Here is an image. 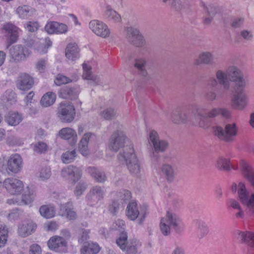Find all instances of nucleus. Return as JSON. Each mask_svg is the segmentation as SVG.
<instances>
[{
  "instance_id": "nucleus-64",
  "label": "nucleus",
  "mask_w": 254,
  "mask_h": 254,
  "mask_svg": "<svg viewBox=\"0 0 254 254\" xmlns=\"http://www.w3.org/2000/svg\"><path fill=\"white\" fill-rule=\"evenodd\" d=\"M3 29L8 33L18 31V29L17 27L10 23L4 24L3 26Z\"/></svg>"
},
{
  "instance_id": "nucleus-53",
  "label": "nucleus",
  "mask_w": 254,
  "mask_h": 254,
  "mask_svg": "<svg viewBox=\"0 0 254 254\" xmlns=\"http://www.w3.org/2000/svg\"><path fill=\"white\" fill-rule=\"evenodd\" d=\"M47 149V144L43 142H38L34 145L33 150L37 153H43L45 152Z\"/></svg>"
},
{
  "instance_id": "nucleus-21",
  "label": "nucleus",
  "mask_w": 254,
  "mask_h": 254,
  "mask_svg": "<svg viewBox=\"0 0 254 254\" xmlns=\"http://www.w3.org/2000/svg\"><path fill=\"white\" fill-rule=\"evenodd\" d=\"M37 228L35 223L31 221L24 222L18 227V234L22 237H26L31 234Z\"/></svg>"
},
{
  "instance_id": "nucleus-43",
  "label": "nucleus",
  "mask_w": 254,
  "mask_h": 254,
  "mask_svg": "<svg viewBox=\"0 0 254 254\" xmlns=\"http://www.w3.org/2000/svg\"><path fill=\"white\" fill-rule=\"evenodd\" d=\"M129 242L127 241V233L125 232H122L116 240V244L123 251L125 250V247L127 245Z\"/></svg>"
},
{
  "instance_id": "nucleus-35",
  "label": "nucleus",
  "mask_w": 254,
  "mask_h": 254,
  "mask_svg": "<svg viewBox=\"0 0 254 254\" xmlns=\"http://www.w3.org/2000/svg\"><path fill=\"white\" fill-rule=\"evenodd\" d=\"M21 115L17 113H9L5 117L6 122L10 126H16L22 121Z\"/></svg>"
},
{
  "instance_id": "nucleus-1",
  "label": "nucleus",
  "mask_w": 254,
  "mask_h": 254,
  "mask_svg": "<svg viewBox=\"0 0 254 254\" xmlns=\"http://www.w3.org/2000/svg\"><path fill=\"white\" fill-rule=\"evenodd\" d=\"M184 225L182 219L176 213L167 211L165 217L160 221V229L164 236H168L171 233V229H173L177 233L182 232Z\"/></svg>"
},
{
  "instance_id": "nucleus-61",
  "label": "nucleus",
  "mask_w": 254,
  "mask_h": 254,
  "mask_svg": "<svg viewBox=\"0 0 254 254\" xmlns=\"http://www.w3.org/2000/svg\"><path fill=\"white\" fill-rule=\"evenodd\" d=\"M22 213V211L19 209H15L12 210L8 215L9 219L14 220L17 219Z\"/></svg>"
},
{
  "instance_id": "nucleus-48",
  "label": "nucleus",
  "mask_w": 254,
  "mask_h": 254,
  "mask_svg": "<svg viewBox=\"0 0 254 254\" xmlns=\"http://www.w3.org/2000/svg\"><path fill=\"white\" fill-rule=\"evenodd\" d=\"M116 115V111L112 108H108L101 113V116L106 120L113 119Z\"/></svg>"
},
{
  "instance_id": "nucleus-27",
  "label": "nucleus",
  "mask_w": 254,
  "mask_h": 254,
  "mask_svg": "<svg viewBox=\"0 0 254 254\" xmlns=\"http://www.w3.org/2000/svg\"><path fill=\"white\" fill-rule=\"evenodd\" d=\"M79 49L75 43H69L65 49V56L71 61H74L79 58Z\"/></svg>"
},
{
  "instance_id": "nucleus-18",
  "label": "nucleus",
  "mask_w": 254,
  "mask_h": 254,
  "mask_svg": "<svg viewBox=\"0 0 254 254\" xmlns=\"http://www.w3.org/2000/svg\"><path fill=\"white\" fill-rule=\"evenodd\" d=\"M194 116L198 120V126L203 128H207L209 126L208 117L204 110L200 107H195L193 111Z\"/></svg>"
},
{
  "instance_id": "nucleus-32",
  "label": "nucleus",
  "mask_w": 254,
  "mask_h": 254,
  "mask_svg": "<svg viewBox=\"0 0 254 254\" xmlns=\"http://www.w3.org/2000/svg\"><path fill=\"white\" fill-rule=\"evenodd\" d=\"M187 119L186 113L182 112L180 108H177L173 111L171 120L175 124H180L184 123L187 121Z\"/></svg>"
},
{
  "instance_id": "nucleus-56",
  "label": "nucleus",
  "mask_w": 254,
  "mask_h": 254,
  "mask_svg": "<svg viewBox=\"0 0 254 254\" xmlns=\"http://www.w3.org/2000/svg\"><path fill=\"white\" fill-rule=\"evenodd\" d=\"M51 175V169L49 167H45L43 168L40 173L39 177L42 180L48 179Z\"/></svg>"
},
{
  "instance_id": "nucleus-9",
  "label": "nucleus",
  "mask_w": 254,
  "mask_h": 254,
  "mask_svg": "<svg viewBox=\"0 0 254 254\" xmlns=\"http://www.w3.org/2000/svg\"><path fill=\"white\" fill-rule=\"evenodd\" d=\"M105 194L104 187L95 186L92 187L86 195V198L88 204L90 206H95L102 200Z\"/></svg>"
},
{
  "instance_id": "nucleus-14",
  "label": "nucleus",
  "mask_w": 254,
  "mask_h": 254,
  "mask_svg": "<svg viewBox=\"0 0 254 254\" xmlns=\"http://www.w3.org/2000/svg\"><path fill=\"white\" fill-rule=\"evenodd\" d=\"M3 186L6 190L13 195L19 194L24 187L21 181L14 178L6 179L3 182Z\"/></svg>"
},
{
  "instance_id": "nucleus-44",
  "label": "nucleus",
  "mask_w": 254,
  "mask_h": 254,
  "mask_svg": "<svg viewBox=\"0 0 254 254\" xmlns=\"http://www.w3.org/2000/svg\"><path fill=\"white\" fill-rule=\"evenodd\" d=\"M125 30L126 37L129 43L140 33L138 29L132 27H127Z\"/></svg>"
},
{
  "instance_id": "nucleus-4",
  "label": "nucleus",
  "mask_w": 254,
  "mask_h": 254,
  "mask_svg": "<svg viewBox=\"0 0 254 254\" xmlns=\"http://www.w3.org/2000/svg\"><path fill=\"white\" fill-rule=\"evenodd\" d=\"M214 133L220 139L226 142H231L237 135L238 127L235 123L227 124L224 128L220 126L213 127Z\"/></svg>"
},
{
  "instance_id": "nucleus-51",
  "label": "nucleus",
  "mask_w": 254,
  "mask_h": 254,
  "mask_svg": "<svg viewBox=\"0 0 254 254\" xmlns=\"http://www.w3.org/2000/svg\"><path fill=\"white\" fill-rule=\"evenodd\" d=\"M170 5L173 9L178 11H181L185 8V2L182 0H172Z\"/></svg>"
},
{
  "instance_id": "nucleus-49",
  "label": "nucleus",
  "mask_w": 254,
  "mask_h": 254,
  "mask_svg": "<svg viewBox=\"0 0 254 254\" xmlns=\"http://www.w3.org/2000/svg\"><path fill=\"white\" fill-rule=\"evenodd\" d=\"M130 43L139 48L144 47L146 45L145 40L140 33Z\"/></svg>"
},
{
  "instance_id": "nucleus-23",
  "label": "nucleus",
  "mask_w": 254,
  "mask_h": 254,
  "mask_svg": "<svg viewBox=\"0 0 254 254\" xmlns=\"http://www.w3.org/2000/svg\"><path fill=\"white\" fill-rule=\"evenodd\" d=\"M84 73L82 76L84 79L88 80L89 83L93 85H96L100 83L99 77L92 74L91 72V67L88 66L86 64H82Z\"/></svg>"
},
{
  "instance_id": "nucleus-37",
  "label": "nucleus",
  "mask_w": 254,
  "mask_h": 254,
  "mask_svg": "<svg viewBox=\"0 0 254 254\" xmlns=\"http://www.w3.org/2000/svg\"><path fill=\"white\" fill-rule=\"evenodd\" d=\"M215 166L219 170L229 171L230 170V160L222 156L219 157Z\"/></svg>"
},
{
  "instance_id": "nucleus-46",
  "label": "nucleus",
  "mask_w": 254,
  "mask_h": 254,
  "mask_svg": "<svg viewBox=\"0 0 254 254\" xmlns=\"http://www.w3.org/2000/svg\"><path fill=\"white\" fill-rule=\"evenodd\" d=\"M126 254H136L137 252V244L135 241H129V243L125 247V250H123Z\"/></svg>"
},
{
  "instance_id": "nucleus-20",
  "label": "nucleus",
  "mask_w": 254,
  "mask_h": 254,
  "mask_svg": "<svg viewBox=\"0 0 254 254\" xmlns=\"http://www.w3.org/2000/svg\"><path fill=\"white\" fill-rule=\"evenodd\" d=\"M79 93V89L78 87H71L66 86L60 90L59 95L64 99L74 100L77 98Z\"/></svg>"
},
{
  "instance_id": "nucleus-36",
  "label": "nucleus",
  "mask_w": 254,
  "mask_h": 254,
  "mask_svg": "<svg viewBox=\"0 0 254 254\" xmlns=\"http://www.w3.org/2000/svg\"><path fill=\"white\" fill-rule=\"evenodd\" d=\"M56 95L53 92H48L46 93L41 100V105L45 107L50 106L55 102Z\"/></svg>"
},
{
  "instance_id": "nucleus-41",
  "label": "nucleus",
  "mask_w": 254,
  "mask_h": 254,
  "mask_svg": "<svg viewBox=\"0 0 254 254\" xmlns=\"http://www.w3.org/2000/svg\"><path fill=\"white\" fill-rule=\"evenodd\" d=\"M17 14L19 15H31L36 14V10L33 8L24 5L18 6L16 9Z\"/></svg>"
},
{
  "instance_id": "nucleus-31",
  "label": "nucleus",
  "mask_w": 254,
  "mask_h": 254,
  "mask_svg": "<svg viewBox=\"0 0 254 254\" xmlns=\"http://www.w3.org/2000/svg\"><path fill=\"white\" fill-rule=\"evenodd\" d=\"M134 66L137 69L138 73L140 75L144 77H147L146 61L144 59H135Z\"/></svg>"
},
{
  "instance_id": "nucleus-60",
  "label": "nucleus",
  "mask_w": 254,
  "mask_h": 254,
  "mask_svg": "<svg viewBox=\"0 0 254 254\" xmlns=\"http://www.w3.org/2000/svg\"><path fill=\"white\" fill-rule=\"evenodd\" d=\"M29 254H42V249L38 244H33L29 248Z\"/></svg>"
},
{
  "instance_id": "nucleus-58",
  "label": "nucleus",
  "mask_w": 254,
  "mask_h": 254,
  "mask_svg": "<svg viewBox=\"0 0 254 254\" xmlns=\"http://www.w3.org/2000/svg\"><path fill=\"white\" fill-rule=\"evenodd\" d=\"M39 27V24L37 22L29 21L25 25V29L29 32H34Z\"/></svg>"
},
{
  "instance_id": "nucleus-19",
  "label": "nucleus",
  "mask_w": 254,
  "mask_h": 254,
  "mask_svg": "<svg viewBox=\"0 0 254 254\" xmlns=\"http://www.w3.org/2000/svg\"><path fill=\"white\" fill-rule=\"evenodd\" d=\"M215 75L217 78L216 80L218 81V85L224 91L229 90L231 84L226 70L218 69L216 71Z\"/></svg>"
},
{
  "instance_id": "nucleus-3",
  "label": "nucleus",
  "mask_w": 254,
  "mask_h": 254,
  "mask_svg": "<svg viewBox=\"0 0 254 254\" xmlns=\"http://www.w3.org/2000/svg\"><path fill=\"white\" fill-rule=\"evenodd\" d=\"M120 160L126 161L129 171L133 174L138 175L140 171V163L134 153L132 148L125 149L118 155Z\"/></svg>"
},
{
  "instance_id": "nucleus-7",
  "label": "nucleus",
  "mask_w": 254,
  "mask_h": 254,
  "mask_svg": "<svg viewBox=\"0 0 254 254\" xmlns=\"http://www.w3.org/2000/svg\"><path fill=\"white\" fill-rule=\"evenodd\" d=\"M127 137L120 129L115 130L111 134L108 141L109 149L114 152H118L125 144Z\"/></svg>"
},
{
  "instance_id": "nucleus-54",
  "label": "nucleus",
  "mask_w": 254,
  "mask_h": 254,
  "mask_svg": "<svg viewBox=\"0 0 254 254\" xmlns=\"http://www.w3.org/2000/svg\"><path fill=\"white\" fill-rule=\"evenodd\" d=\"M87 184L84 182H79L76 185L74 190V194L76 196L81 195L87 189Z\"/></svg>"
},
{
  "instance_id": "nucleus-2",
  "label": "nucleus",
  "mask_w": 254,
  "mask_h": 254,
  "mask_svg": "<svg viewBox=\"0 0 254 254\" xmlns=\"http://www.w3.org/2000/svg\"><path fill=\"white\" fill-rule=\"evenodd\" d=\"M149 141L153 146L149 156L153 161L157 162L160 158L159 153L165 152L169 147V143L165 140L160 139L158 133L154 130L149 133Z\"/></svg>"
},
{
  "instance_id": "nucleus-52",
  "label": "nucleus",
  "mask_w": 254,
  "mask_h": 254,
  "mask_svg": "<svg viewBox=\"0 0 254 254\" xmlns=\"http://www.w3.org/2000/svg\"><path fill=\"white\" fill-rule=\"evenodd\" d=\"M244 22V18L242 17H232L230 20V25L233 28L241 27Z\"/></svg>"
},
{
  "instance_id": "nucleus-13",
  "label": "nucleus",
  "mask_w": 254,
  "mask_h": 254,
  "mask_svg": "<svg viewBox=\"0 0 254 254\" xmlns=\"http://www.w3.org/2000/svg\"><path fill=\"white\" fill-rule=\"evenodd\" d=\"M50 250L57 253H64L67 250V243L60 236L56 235L50 238L47 242Z\"/></svg>"
},
{
  "instance_id": "nucleus-11",
  "label": "nucleus",
  "mask_w": 254,
  "mask_h": 254,
  "mask_svg": "<svg viewBox=\"0 0 254 254\" xmlns=\"http://www.w3.org/2000/svg\"><path fill=\"white\" fill-rule=\"evenodd\" d=\"M230 82H234L239 87L244 88L246 86L245 80L241 71L235 66H230L226 70Z\"/></svg>"
},
{
  "instance_id": "nucleus-50",
  "label": "nucleus",
  "mask_w": 254,
  "mask_h": 254,
  "mask_svg": "<svg viewBox=\"0 0 254 254\" xmlns=\"http://www.w3.org/2000/svg\"><path fill=\"white\" fill-rule=\"evenodd\" d=\"M76 152L73 150L71 151H66L62 155V160L64 163H69L72 162L76 157Z\"/></svg>"
},
{
  "instance_id": "nucleus-59",
  "label": "nucleus",
  "mask_w": 254,
  "mask_h": 254,
  "mask_svg": "<svg viewBox=\"0 0 254 254\" xmlns=\"http://www.w3.org/2000/svg\"><path fill=\"white\" fill-rule=\"evenodd\" d=\"M119 203L116 200H113L109 206V211L113 215L116 214L119 210Z\"/></svg>"
},
{
  "instance_id": "nucleus-57",
  "label": "nucleus",
  "mask_w": 254,
  "mask_h": 254,
  "mask_svg": "<svg viewBox=\"0 0 254 254\" xmlns=\"http://www.w3.org/2000/svg\"><path fill=\"white\" fill-rule=\"evenodd\" d=\"M57 24V22H51L47 23L45 27V31L49 34L56 33Z\"/></svg>"
},
{
  "instance_id": "nucleus-39",
  "label": "nucleus",
  "mask_w": 254,
  "mask_h": 254,
  "mask_svg": "<svg viewBox=\"0 0 254 254\" xmlns=\"http://www.w3.org/2000/svg\"><path fill=\"white\" fill-rule=\"evenodd\" d=\"M52 42L49 38H46L42 41H40L36 47V50L40 54H44L47 52L49 48L52 46Z\"/></svg>"
},
{
  "instance_id": "nucleus-17",
  "label": "nucleus",
  "mask_w": 254,
  "mask_h": 254,
  "mask_svg": "<svg viewBox=\"0 0 254 254\" xmlns=\"http://www.w3.org/2000/svg\"><path fill=\"white\" fill-rule=\"evenodd\" d=\"M33 84V78L28 74L23 73L18 76L16 85L21 90H28L32 87Z\"/></svg>"
},
{
  "instance_id": "nucleus-26",
  "label": "nucleus",
  "mask_w": 254,
  "mask_h": 254,
  "mask_svg": "<svg viewBox=\"0 0 254 254\" xmlns=\"http://www.w3.org/2000/svg\"><path fill=\"white\" fill-rule=\"evenodd\" d=\"M87 171L91 177L98 183H103L107 180V176L105 172L99 168L95 167H89L87 168Z\"/></svg>"
},
{
  "instance_id": "nucleus-6",
  "label": "nucleus",
  "mask_w": 254,
  "mask_h": 254,
  "mask_svg": "<svg viewBox=\"0 0 254 254\" xmlns=\"http://www.w3.org/2000/svg\"><path fill=\"white\" fill-rule=\"evenodd\" d=\"M30 55V52L25 46L15 45L11 47L9 50L10 61L19 64L25 61Z\"/></svg>"
},
{
  "instance_id": "nucleus-30",
  "label": "nucleus",
  "mask_w": 254,
  "mask_h": 254,
  "mask_svg": "<svg viewBox=\"0 0 254 254\" xmlns=\"http://www.w3.org/2000/svg\"><path fill=\"white\" fill-rule=\"evenodd\" d=\"M100 251L99 246L93 242H88L80 249L81 254H96Z\"/></svg>"
},
{
  "instance_id": "nucleus-22",
  "label": "nucleus",
  "mask_w": 254,
  "mask_h": 254,
  "mask_svg": "<svg viewBox=\"0 0 254 254\" xmlns=\"http://www.w3.org/2000/svg\"><path fill=\"white\" fill-rule=\"evenodd\" d=\"M202 6L206 11L207 14L209 15H226V10L222 6H220L216 4L209 3L205 4L201 3Z\"/></svg>"
},
{
  "instance_id": "nucleus-55",
  "label": "nucleus",
  "mask_w": 254,
  "mask_h": 254,
  "mask_svg": "<svg viewBox=\"0 0 254 254\" xmlns=\"http://www.w3.org/2000/svg\"><path fill=\"white\" fill-rule=\"evenodd\" d=\"M71 81L72 80L68 77L62 74H58L55 82L57 85H61L62 84L68 83Z\"/></svg>"
},
{
  "instance_id": "nucleus-10",
  "label": "nucleus",
  "mask_w": 254,
  "mask_h": 254,
  "mask_svg": "<svg viewBox=\"0 0 254 254\" xmlns=\"http://www.w3.org/2000/svg\"><path fill=\"white\" fill-rule=\"evenodd\" d=\"M6 172L8 173H18L22 168L23 160L21 156L17 154L11 155L6 160Z\"/></svg>"
},
{
  "instance_id": "nucleus-28",
  "label": "nucleus",
  "mask_w": 254,
  "mask_h": 254,
  "mask_svg": "<svg viewBox=\"0 0 254 254\" xmlns=\"http://www.w3.org/2000/svg\"><path fill=\"white\" fill-rule=\"evenodd\" d=\"M93 136L94 135L90 132L84 134L79 143V151L84 156L88 154V144Z\"/></svg>"
},
{
  "instance_id": "nucleus-29",
  "label": "nucleus",
  "mask_w": 254,
  "mask_h": 254,
  "mask_svg": "<svg viewBox=\"0 0 254 254\" xmlns=\"http://www.w3.org/2000/svg\"><path fill=\"white\" fill-rule=\"evenodd\" d=\"M238 235V239L241 243H245L248 246L254 248V233L248 231H239Z\"/></svg>"
},
{
  "instance_id": "nucleus-24",
  "label": "nucleus",
  "mask_w": 254,
  "mask_h": 254,
  "mask_svg": "<svg viewBox=\"0 0 254 254\" xmlns=\"http://www.w3.org/2000/svg\"><path fill=\"white\" fill-rule=\"evenodd\" d=\"M60 213L63 216H65L69 220H74L76 217V213L73 210L72 203L67 202L61 204L60 208Z\"/></svg>"
},
{
  "instance_id": "nucleus-47",
  "label": "nucleus",
  "mask_w": 254,
  "mask_h": 254,
  "mask_svg": "<svg viewBox=\"0 0 254 254\" xmlns=\"http://www.w3.org/2000/svg\"><path fill=\"white\" fill-rule=\"evenodd\" d=\"M34 195L33 192L29 190L28 192L26 191L22 195V198L20 199L19 204L21 205H27L31 203L34 199Z\"/></svg>"
},
{
  "instance_id": "nucleus-45",
  "label": "nucleus",
  "mask_w": 254,
  "mask_h": 254,
  "mask_svg": "<svg viewBox=\"0 0 254 254\" xmlns=\"http://www.w3.org/2000/svg\"><path fill=\"white\" fill-rule=\"evenodd\" d=\"M199 59L202 64H213V56L209 52H203L199 55Z\"/></svg>"
},
{
  "instance_id": "nucleus-33",
  "label": "nucleus",
  "mask_w": 254,
  "mask_h": 254,
  "mask_svg": "<svg viewBox=\"0 0 254 254\" xmlns=\"http://www.w3.org/2000/svg\"><path fill=\"white\" fill-rule=\"evenodd\" d=\"M198 236L200 238L204 237L209 232V228L206 223L200 219L195 220Z\"/></svg>"
},
{
  "instance_id": "nucleus-34",
  "label": "nucleus",
  "mask_w": 254,
  "mask_h": 254,
  "mask_svg": "<svg viewBox=\"0 0 254 254\" xmlns=\"http://www.w3.org/2000/svg\"><path fill=\"white\" fill-rule=\"evenodd\" d=\"M39 212L43 217L50 219L55 215V209L54 206L51 205H44L39 208Z\"/></svg>"
},
{
  "instance_id": "nucleus-8",
  "label": "nucleus",
  "mask_w": 254,
  "mask_h": 254,
  "mask_svg": "<svg viewBox=\"0 0 254 254\" xmlns=\"http://www.w3.org/2000/svg\"><path fill=\"white\" fill-rule=\"evenodd\" d=\"M57 114L62 122L71 123L75 117V109L70 103L62 102L58 108Z\"/></svg>"
},
{
  "instance_id": "nucleus-15",
  "label": "nucleus",
  "mask_w": 254,
  "mask_h": 254,
  "mask_svg": "<svg viewBox=\"0 0 254 254\" xmlns=\"http://www.w3.org/2000/svg\"><path fill=\"white\" fill-rule=\"evenodd\" d=\"M61 175L63 177L75 183L80 179L81 172L79 168L69 165L62 169Z\"/></svg>"
},
{
  "instance_id": "nucleus-12",
  "label": "nucleus",
  "mask_w": 254,
  "mask_h": 254,
  "mask_svg": "<svg viewBox=\"0 0 254 254\" xmlns=\"http://www.w3.org/2000/svg\"><path fill=\"white\" fill-rule=\"evenodd\" d=\"M242 87H237L232 99V106L238 110L243 109L248 103V97Z\"/></svg>"
},
{
  "instance_id": "nucleus-40",
  "label": "nucleus",
  "mask_w": 254,
  "mask_h": 254,
  "mask_svg": "<svg viewBox=\"0 0 254 254\" xmlns=\"http://www.w3.org/2000/svg\"><path fill=\"white\" fill-rule=\"evenodd\" d=\"M162 171L165 175L168 181L172 182L175 177V171L172 166L169 164H165L162 167Z\"/></svg>"
},
{
  "instance_id": "nucleus-25",
  "label": "nucleus",
  "mask_w": 254,
  "mask_h": 254,
  "mask_svg": "<svg viewBox=\"0 0 254 254\" xmlns=\"http://www.w3.org/2000/svg\"><path fill=\"white\" fill-rule=\"evenodd\" d=\"M59 136L63 139L71 140L70 144H74L77 141V134L75 130L70 127L63 128L59 132Z\"/></svg>"
},
{
  "instance_id": "nucleus-63",
  "label": "nucleus",
  "mask_w": 254,
  "mask_h": 254,
  "mask_svg": "<svg viewBox=\"0 0 254 254\" xmlns=\"http://www.w3.org/2000/svg\"><path fill=\"white\" fill-rule=\"evenodd\" d=\"M10 36L8 39V44L6 46V49H8L9 47L13 43L16 42L18 37V31H14L9 33Z\"/></svg>"
},
{
  "instance_id": "nucleus-42",
  "label": "nucleus",
  "mask_w": 254,
  "mask_h": 254,
  "mask_svg": "<svg viewBox=\"0 0 254 254\" xmlns=\"http://www.w3.org/2000/svg\"><path fill=\"white\" fill-rule=\"evenodd\" d=\"M8 229L5 225H0V248L4 247L7 241Z\"/></svg>"
},
{
  "instance_id": "nucleus-16",
  "label": "nucleus",
  "mask_w": 254,
  "mask_h": 254,
  "mask_svg": "<svg viewBox=\"0 0 254 254\" xmlns=\"http://www.w3.org/2000/svg\"><path fill=\"white\" fill-rule=\"evenodd\" d=\"M89 28L97 35L106 38L108 37L110 34V30L108 26L103 22L94 20L90 22L89 24Z\"/></svg>"
},
{
  "instance_id": "nucleus-38",
  "label": "nucleus",
  "mask_w": 254,
  "mask_h": 254,
  "mask_svg": "<svg viewBox=\"0 0 254 254\" xmlns=\"http://www.w3.org/2000/svg\"><path fill=\"white\" fill-rule=\"evenodd\" d=\"M90 230L88 229H80L78 230V242L80 244H86L87 243L89 242V240L90 239Z\"/></svg>"
},
{
  "instance_id": "nucleus-5",
  "label": "nucleus",
  "mask_w": 254,
  "mask_h": 254,
  "mask_svg": "<svg viewBox=\"0 0 254 254\" xmlns=\"http://www.w3.org/2000/svg\"><path fill=\"white\" fill-rule=\"evenodd\" d=\"M147 213L148 206L147 205L143 204L140 207V210H139L137 203L135 201L130 202L127 208V218L131 220H134L139 217L138 224L139 225L142 224Z\"/></svg>"
},
{
  "instance_id": "nucleus-62",
  "label": "nucleus",
  "mask_w": 254,
  "mask_h": 254,
  "mask_svg": "<svg viewBox=\"0 0 254 254\" xmlns=\"http://www.w3.org/2000/svg\"><path fill=\"white\" fill-rule=\"evenodd\" d=\"M228 204L229 206L232 207L234 209L238 210L242 208L239 202L233 198H230L228 200Z\"/></svg>"
}]
</instances>
